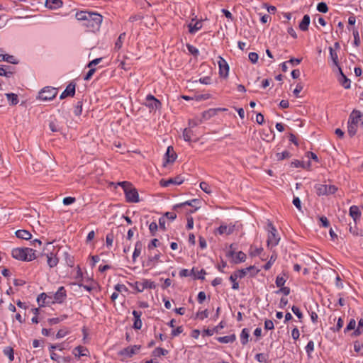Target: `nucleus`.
<instances>
[{
  "label": "nucleus",
  "mask_w": 363,
  "mask_h": 363,
  "mask_svg": "<svg viewBox=\"0 0 363 363\" xmlns=\"http://www.w3.org/2000/svg\"><path fill=\"white\" fill-rule=\"evenodd\" d=\"M75 18L82 23V26L86 28L89 32L96 33L99 30L103 16L95 12L87 10L79 11L75 13Z\"/></svg>",
  "instance_id": "nucleus-1"
},
{
  "label": "nucleus",
  "mask_w": 363,
  "mask_h": 363,
  "mask_svg": "<svg viewBox=\"0 0 363 363\" xmlns=\"http://www.w3.org/2000/svg\"><path fill=\"white\" fill-rule=\"evenodd\" d=\"M12 257L18 260L30 262L36 259L35 250L29 247H17L13 249Z\"/></svg>",
  "instance_id": "nucleus-2"
},
{
  "label": "nucleus",
  "mask_w": 363,
  "mask_h": 363,
  "mask_svg": "<svg viewBox=\"0 0 363 363\" xmlns=\"http://www.w3.org/2000/svg\"><path fill=\"white\" fill-rule=\"evenodd\" d=\"M122 186L126 201L130 203H138L139 201V194L135 188H134L131 183L128 182H122L119 183Z\"/></svg>",
  "instance_id": "nucleus-3"
},
{
  "label": "nucleus",
  "mask_w": 363,
  "mask_h": 363,
  "mask_svg": "<svg viewBox=\"0 0 363 363\" xmlns=\"http://www.w3.org/2000/svg\"><path fill=\"white\" fill-rule=\"evenodd\" d=\"M268 228L269 233L267 243L268 247H273L278 245L280 238L277 234V229L275 228L272 223H269L268 224Z\"/></svg>",
  "instance_id": "nucleus-4"
},
{
  "label": "nucleus",
  "mask_w": 363,
  "mask_h": 363,
  "mask_svg": "<svg viewBox=\"0 0 363 363\" xmlns=\"http://www.w3.org/2000/svg\"><path fill=\"white\" fill-rule=\"evenodd\" d=\"M57 94V89L52 86H46L38 94V99L42 101H50Z\"/></svg>",
  "instance_id": "nucleus-5"
},
{
  "label": "nucleus",
  "mask_w": 363,
  "mask_h": 363,
  "mask_svg": "<svg viewBox=\"0 0 363 363\" xmlns=\"http://www.w3.org/2000/svg\"><path fill=\"white\" fill-rule=\"evenodd\" d=\"M315 189L318 196H323L335 194L337 191V187L335 185L318 184Z\"/></svg>",
  "instance_id": "nucleus-6"
},
{
  "label": "nucleus",
  "mask_w": 363,
  "mask_h": 363,
  "mask_svg": "<svg viewBox=\"0 0 363 363\" xmlns=\"http://www.w3.org/2000/svg\"><path fill=\"white\" fill-rule=\"evenodd\" d=\"M145 106H147L150 111L159 110L162 107V103L156 99L153 95L148 94L146 96Z\"/></svg>",
  "instance_id": "nucleus-7"
},
{
  "label": "nucleus",
  "mask_w": 363,
  "mask_h": 363,
  "mask_svg": "<svg viewBox=\"0 0 363 363\" xmlns=\"http://www.w3.org/2000/svg\"><path fill=\"white\" fill-rule=\"evenodd\" d=\"M140 347V345L129 346L121 350L118 354L125 357L130 358L139 352Z\"/></svg>",
  "instance_id": "nucleus-8"
},
{
  "label": "nucleus",
  "mask_w": 363,
  "mask_h": 363,
  "mask_svg": "<svg viewBox=\"0 0 363 363\" xmlns=\"http://www.w3.org/2000/svg\"><path fill=\"white\" fill-rule=\"evenodd\" d=\"M218 64L219 67V74L220 77L226 78L228 76L229 66L221 56L218 57Z\"/></svg>",
  "instance_id": "nucleus-9"
},
{
  "label": "nucleus",
  "mask_w": 363,
  "mask_h": 363,
  "mask_svg": "<svg viewBox=\"0 0 363 363\" xmlns=\"http://www.w3.org/2000/svg\"><path fill=\"white\" fill-rule=\"evenodd\" d=\"M184 181V177L182 175H178L174 178H169L167 180L162 179L160 184L163 187L169 186L170 184L179 185L182 184Z\"/></svg>",
  "instance_id": "nucleus-10"
},
{
  "label": "nucleus",
  "mask_w": 363,
  "mask_h": 363,
  "mask_svg": "<svg viewBox=\"0 0 363 363\" xmlns=\"http://www.w3.org/2000/svg\"><path fill=\"white\" fill-rule=\"evenodd\" d=\"M52 295L55 303H62L67 298V291L64 286H60Z\"/></svg>",
  "instance_id": "nucleus-11"
},
{
  "label": "nucleus",
  "mask_w": 363,
  "mask_h": 363,
  "mask_svg": "<svg viewBox=\"0 0 363 363\" xmlns=\"http://www.w3.org/2000/svg\"><path fill=\"white\" fill-rule=\"evenodd\" d=\"M75 88L76 84L74 82H70L64 90V91L61 94L60 98V99H64L66 97L71 96L73 97L75 94Z\"/></svg>",
  "instance_id": "nucleus-12"
},
{
  "label": "nucleus",
  "mask_w": 363,
  "mask_h": 363,
  "mask_svg": "<svg viewBox=\"0 0 363 363\" xmlns=\"http://www.w3.org/2000/svg\"><path fill=\"white\" fill-rule=\"evenodd\" d=\"M165 160L163 166L165 167L167 163H173L176 159H177V154L175 151L174 150V148L172 146H169L167 149V152L165 153Z\"/></svg>",
  "instance_id": "nucleus-13"
},
{
  "label": "nucleus",
  "mask_w": 363,
  "mask_h": 363,
  "mask_svg": "<svg viewBox=\"0 0 363 363\" xmlns=\"http://www.w3.org/2000/svg\"><path fill=\"white\" fill-rule=\"evenodd\" d=\"M191 129L192 128H190L189 127L184 129L183 138L186 142H197L199 140V138L194 134V131Z\"/></svg>",
  "instance_id": "nucleus-14"
},
{
  "label": "nucleus",
  "mask_w": 363,
  "mask_h": 363,
  "mask_svg": "<svg viewBox=\"0 0 363 363\" xmlns=\"http://www.w3.org/2000/svg\"><path fill=\"white\" fill-rule=\"evenodd\" d=\"M350 216L352 218L355 224L358 220H360L361 218V211H359V208L357 206L353 205L350 206V211H349Z\"/></svg>",
  "instance_id": "nucleus-15"
},
{
  "label": "nucleus",
  "mask_w": 363,
  "mask_h": 363,
  "mask_svg": "<svg viewBox=\"0 0 363 363\" xmlns=\"http://www.w3.org/2000/svg\"><path fill=\"white\" fill-rule=\"evenodd\" d=\"M160 255L161 253L159 251H157V252L154 254L153 255H149L146 262V266L150 268L155 267L156 266V264L160 260Z\"/></svg>",
  "instance_id": "nucleus-16"
},
{
  "label": "nucleus",
  "mask_w": 363,
  "mask_h": 363,
  "mask_svg": "<svg viewBox=\"0 0 363 363\" xmlns=\"http://www.w3.org/2000/svg\"><path fill=\"white\" fill-rule=\"evenodd\" d=\"M46 255L47 263L50 268H53L57 266L59 259L55 253L50 252L47 254H42V255Z\"/></svg>",
  "instance_id": "nucleus-17"
},
{
  "label": "nucleus",
  "mask_w": 363,
  "mask_h": 363,
  "mask_svg": "<svg viewBox=\"0 0 363 363\" xmlns=\"http://www.w3.org/2000/svg\"><path fill=\"white\" fill-rule=\"evenodd\" d=\"M133 315L134 316L133 328L136 330H140L142 328V320L140 319L142 312L140 311L134 310Z\"/></svg>",
  "instance_id": "nucleus-18"
},
{
  "label": "nucleus",
  "mask_w": 363,
  "mask_h": 363,
  "mask_svg": "<svg viewBox=\"0 0 363 363\" xmlns=\"http://www.w3.org/2000/svg\"><path fill=\"white\" fill-rule=\"evenodd\" d=\"M73 354L78 357L89 355V350L84 346H77L73 350Z\"/></svg>",
  "instance_id": "nucleus-19"
},
{
  "label": "nucleus",
  "mask_w": 363,
  "mask_h": 363,
  "mask_svg": "<svg viewBox=\"0 0 363 363\" xmlns=\"http://www.w3.org/2000/svg\"><path fill=\"white\" fill-rule=\"evenodd\" d=\"M362 116V113L359 111L354 110L350 115L348 122L357 125Z\"/></svg>",
  "instance_id": "nucleus-20"
},
{
  "label": "nucleus",
  "mask_w": 363,
  "mask_h": 363,
  "mask_svg": "<svg viewBox=\"0 0 363 363\" xmlns=\"http://www.w3.org/2000/svg\"><path fill=\"white\" fill-rule=\"evenodd\" d=\"M45 6L50 9H57L62 6V0H46Z\"/></svg>",
  "instance_id": "nucleus-21"
},
{
  "label": "nucleus",
  "mask_w": 363,
  "mask_h": 363,
  "mask_svg": "<svg viewBox=\"0 0 363 363\" xmlns=\"http://www.w3.org/2000/svg\"><path fill=\"white\" fill-rule=\"evenodd\" d=\"M6 61L11 64H16L17 61L13 55L4 54L3 50L0 49V62Z\"/></svg>",
  "instance_id": "nucleus-22"
},
{
  "label": "nucleus",
  "mask_w": 363,
  "mask_h": 363,
  "mask_svg": "<svg viewBox=\"0 0 363 363\" xmlns=\"http://www.w3.org/2000/svg\"><path fill=\"white\" fill-rule=\"evenodd\" d=\"M310 24V16L308 14L303 16L302 21L299 23V29L302 31H306L308 30Z\"/></svg>",
  "instance_id": "nucleus-23"
},
{
  "label": "nucleus",
  "mask_w": 363,
  "mask_h": 363,
  "mask_svg": "<svg viewBox=\"0 0 363 363\" xmlns=\"http://www.w3.org/2000/svg\"><path fill=\"white\" fill-rule=\"evenodd\" d=\"M16 235L18 238L23 240H30L32 237L31 233L26 230H18L16 232Z\"/></svg>",
  "instance_id": "nucleus-24"
},
{
  "label": "nucleus",
  "mask_w": 363,
  "mask_h": 363,
  "mask_svg": "<svg viewBox=\"0 0 363 363\" xmlns=\"http://www.w3.org/2000/svg\"><path fill=\"white\" fill-rule=\"evenodd\" d=\"M216 339L220 343H232L235 341L236 336L235 334H232L230 335L218 337Z\"/></svg>",
  "instance_id": "nucleus-25"
},
{
  "label": "nucleus",
  "mask_w": 363,
  "mask_h": 363,
  "mask_svg": "<svg viewBox=\"0 0 363 363\" xmlns=\"http://www.w3.org/2000/svg\"><path fill=\"white\" fill-rule=\"evenodd\" d=\"M125 36H126V33L125 32L120 34L119 37L118 38L117 40L115 43V45H114L115 50L118 51L122 48L123 41L125 38Z\"/></svg>",
  "instance_id": "nucleus-26"
},
{
  "label": "nucleus",
  "mask_w": 363,
  "mask_h": 363,
  "mask_svg": "<svg viewBox=\"0 0 363 363\" xmlns=\"http://www.w3.org/2000/svg\"><path fill=\"white\" fill-rule=\"evenodd\" d=\"M216 115V111L214 108H209L202 113L201 118L203 121L209 120L211 118Z\"/></svg>",
  "instance_id": "nucleus-27"
},
{
  "label": "nucleus",
  "mask_w": 363,
  "mask_h": 363,
  "mask_svg": "<svg viewBox=\"0 0 363 363\" xmlns=\"http://www.w3.org/2000/svg\"><path fill=\"white\" fill-rule=\"evenodd\" d=\"M142 248H143L142 242L140 241L136 242V243L135 245V250H134V252L133 254V259L134 262L135 261L136 258L140 255Z\"/></svg>",
  "instance_id": "nucleus-28"
},
{
  "label": "nucleus",
  "mask_w": 363,
  "mask_h": 363,
  "mask_svg": "<svg viewBox=\"0 0 363 363\" xmlns=\"http://www.w3.org/2000/svg\"><path fill=\"white\" fill-rule=\"evenodd\" d=\"M188 27L189 33L193 34L202 28V23L201 21H197L194 25L191 23H189Z\"/></svg>",
  "instance_id": "nucleus-29"
},
{
  "label": "nucleus",
  "mask_w": 363,
  "mask_h": 363,
  "mask_svg": "<svg viewBox=\"0 0 363 363\" xmlns=\"http://www.w3.org/2000/svg\"><path fill=\"white\" fill-rule=\"evenodd\" d=\"M339 71L342 77V79L340 81L341 85L345 89H350V82H351L350 80L348 78H347V77L343 74L342 69L340 67H339Z\"/></svg>",
  "instance_id": "nucleus-30"
},
{
  "label": "nucleus",
  "mask_w": 363,
  "mask_h": 363,
  "mask_svg": "<svg viewBox=\"0 0 363 363\" xmlns=\"http://www.w3.org/2000/svg\"><path fill=\"white\" fill-rule=\"evenodd\" d=\"M249 330L247 328H243L240 334V341L242 345H245L249 341Z\"/></svg>",
  "instance_id": "nucleus-31"
},
{
  "label": "nucleus",
  "mask_w": 363,
  "mask_h": 363,
  "mask_svg": "<svg viewBox=\"0 0 363 363\" xmlns=\"http://www.w3.org/2000/svg\"><path fill=\"white\" fill-rule=\"evenodd\" d=\"M291 167H295V168L302 167L303 169H305V168L309 169L310 167H311V162L308 161V163H307V167H306V165H305L303 162L299 161L298 160H294V161H292L291 162Z\"/></svg>",
  "instance_id": "nucleus-32"
},
{
  "label": "nucleus",
  "mask_w": 363,
  "mask_h": 363,
  "mask_svg": "<svg viewBox=\"0 0 363 363\" xmlns=\"http://www.w3.org/2000/svg\"><path fill=\"white\" fill-rule=\"evenodd\" d=\"M235 254H236L235 257L233 259V262L235 264H239L241 262H244L246 260L247 256L243 252L239 251L238 252H237Z\"/></svg>",
  "instance_id": "nucleus-33"
},
{
  "label": "nucleus",
  "mask_w": 363,
  "mask_h": 363,
  "mask_svg": "<svg viewBox=\"0 0 363 363\" xmlns=\"http://www.w3.org/2000/svg\"><path fill=\"white\" fill-rule=\"evenodd\" d=\"M199 201L198 199H192L191 201H187L184 203H178L174 206V209H177L179 208L183 207L184 206H195V203H199Z\"/></svg>",
  "instance_id": "nucleus-34"
},
{
  "label": "nucleus",
  "mask_w": 363,
  "mask_h": 363,
  "mask_svg": "<svg viewBox=\"0 0 363 363\" xmlns=\"http://www.w3.org/2000/svg\"><path fill=\"white\" fill-rule=\"evenodd\" d=\"M329 51H330V56L331 60L333 62V64L335 66L338 67V68L340 67L339 66L338 56H337L336 51L332 47L329 48Z\"/></svg>",
  "instance_id": "nucleus-35"
},
{
  "label": "nucleus",
  "mask_w": 363,
  "mask_h": 363,
  "mask_svg": "<svg viewBox=\"0 0 363 363\" xmlns=\"http://www.w3.org/2000/svg\"><path fill=\"white\" fill-rule=\"evenodd\" d=\"M4 354L9 357V361L12 362L14 359V351L11 347H6L3 350Z\"/></svg>",
  "instance_id": "nucleus-36"
},
{
  "label": "nucleus",
  "mask_w": 363,
  "mask_h": 363,
  "mask_svg": "<svg viewBox=\"0 0 363 363\" xmlns=\"http://www.w3.org/2000/svg\"><path fill=\"white\" fill-rule=\"evenodd\" d=\"M9 68H10L9 66L0 65V76L10 77L13 74V72L8 70Z\"/></svg>",
  "instance_id": "nucleus-37"
},
{
  "label": "nucleus",
  "mask_w": 363,
  "mask_h": 363,
  "mask_svg": "<svg viewBox=\"0 0 363 363\" xmlns=\"http://www.w3.org/2000/svg\"><path fill=\"white\" fill-rule=\"evenodd\" d=\"M363 333V319H360L358 322L357 328L354 330L352 335L354 337L359 336Z\"/></svg>",
  "instance_id": "nucleus-38"
},
{
  "label": "nucleus",
  "mask_w": 363,
  "mask_h": 363,
  "mask_svg": "<svg viewBox=\"0 0 363 363\" xmlns=\"http://www.w3.org/2000/svg\"><path fill=\"white\" fill-rule=\"evenodd\" d=\"M7 100L10 102L11 105H16L18 103V98L16 94L9 93L6 94Z\"/></svg>",
  "instance_id": "nucleus-39"
},
{
  "label": "nucleus",
  "mask_w": 363,
  "mask_h": 363,
  "mask_svg": "<svg viewBox=\"0 0 363 363\" xmlns=\"http://www.w3.org/2000/svg\"><path fill=\"white\" fill-rule=\"evenodd\" d=\"M348 123V125H347V133H348V135L352 138L357 133V125L356 124H354V123H351L350 122L347 123Z\"/></svg>",
  "instance_id": "nucleus-40"
},
{
  "label": "nucleus",
  "mask_w": 363,
  "mask_h": 363,
  "mask_svg": "<svg viewBox=\"0 0 363 363\" xmlns=\"http://www.w3.org/2000/svg\"><path fill=\"white\" fill-rule=\"evenodd\" d=\"M168 350L162 347H157L152 352V355L155 357L165 356L168 354Z\"/></svg>",
  "instance_id": "nucleus-41"
},
{
  "label": "nucleus",
  "mask_w": 363,
  "mask_h": 363,
  "mask_svg": "<svg viewBox=\"0 0 363 363\" xmlns=\"http://www.w3.org/2000/svg\"><path fill=\"white\" fill-rule=\"evenodd\" d=\"M291 154L287 150H285L282 152H278L276 154V157L278 161L288 159V158L291 157Z\"/></svg>",
  "instance_id": "nucleus-42"
},
{
  "label": "nucleus",
  "mask_w": 363,
  "mask_h": 363,
  "mask_svg": "<svg viewBox=\"0 0 363 363\" xmlns=\"http://www.w3.org/2000/svg\"><path fill=\"white\" fill-rule=\"evenodd\" d=\"M255 269L254 266H250L245 269H241L236 270V272H237V274H238L239 279H242L247 275V272H249L252 269Z\"/></svg>",
  "instance_id": "nucleus-43"
},
{
  "label": "nucleus",
  "mask_w": 363,
  "mask_h": 363,
  "mask_svg": "<svg viewBox=\"0 0 363 363\" xmlns=\"http://www.w3.org/2000/svg\"><path fill=\"white\" fill-rule=\"evenodd\" d=\"M218 232L220 235H223V234L230 235L232 233L233 230L231 228L228 227L227 225H220L218 228Z\"/></svg>",
  "instance_id": "nucleus-44"
},
{
  "label": "nucleus",
  "mask_w": 363,
  "mask_h": 363,
  "mask_svg": "<svg viewBox=\"0 0 363 363\" xmlns=\"http://www.w3.org/2000/svg\"><path fill=\"white\" fill-rule=\"evenodd\" d=\"M352 34L354 37V45L355 47H359L361 41L359 38V31L356 28L352 29Z\"/></svg>",
  "instance_id": "nucleus-45"
},
{
  "label": "nucleus",
  "mask_w": 363,
  "mask_h": 363,
  "mask_svg": "<svg viewBox=\"0 0 363 363\" xmlns=\"http://www.w3.org/2000/svg\"><path fill=\"white\" fill-rule=\"evenodd\" d=\"M255 359L259 363H267L268 354L264 353H258L255 355Z\"/></svg>",
  "instance_id": "nucleus-46"
},
{
  "label": "nucleus",
  "mask_w": 363,
  "mask_h": 363,
  "mask_svg": "<svg viewBox=\"0 0 363 363\" xmlns=\"http://www.w3.org/2000/svg\"><path fill=\"white\" fill-rule=\"evenodd\" d=\"M48 294L45 293H41L37 298V301L40 306L47 304Z\"/></svg>",
  "instance_id": "nucleus-47"
},
{
  "label": "nucleus",
  "mask_w": 363,
  "mask_h": 363,
  "mask_svg": "<svg viewBox=\"0 0 363 363\" xmlns=\"http://www.w3.org/2000/svg\"><path fill=\"white\" fill-rule=\"evenodd\" d=\"M203 122V121L201 118H196L194 119H190V120H189V128H193L199 125V124H201Z\"/></svg>",
  "instance_id": "nucleus-48"
},
{
  "label": "nucleus",
  "mask_w": 363,
  "mask_h": 363,
  "mask_svg": "<svg viewBox=\"0 0 363 363\" xmlns=\"http://www.w3.org/2000/svg\"><path fill=\"white\" fill-rule=\"evenodd\" d=\"M350 225V232L351 233H352L354 235H359V236H362L363 237V230H360L359 231L358 228H357L356 226V224L354 223V225L352 226L351 224L349 225Z\"/></svg>",
  "instance_id": "nucleus-49"
},
{
  "label": "nucleus",
  "mask_w": 363,
  "mask_h": 363,
  "mask_svg": "<svg viewBox=\"0 0 363 363\" xmlns=\"http://www.w3.org/2000/svg\"><path fill=\"white\" fill-rule=\"evenodd\" d=\"M200 188L208 194H211L212 193L210 185L206 182H201L200 183Z\"/></svg>",
  "instance_id": "nucleus-50"
},
{
  "label": "nucleus",
  "mask_w": 363,
  "mask_h": 363,
  "mask_svg": "<svg viewBox=\"0 0 363 363\" xmlns=\"http://www.w3.org/2000/svg\"><path fill=\"white\" fill-rule=\"evenodd\" d=\"M82 113V101H77V103L76 104L75 106H74V113L75 114V116H80Z\"/></svg>",
  "instance_id": "nucleus-51"
},
{
  "label": "nucleus",
  "mask_w": 363,
  "mask_h": 363,
  "mask_svg": "<svg viewBox=\"0 0 363 363\" xmlns=\"http://www.w3.org/2000/svg\"><path fill=\"white\" fill-rule=\"evenodd\" d=\"M158 230V225L155 221L152 222L149 225V230L152 236H155Z\"/></svg>",
  "instance_id": "nucleus-52"
},
{
  "label": "nucleus",
  "mask_w": 363,
  "mask_h": 363,
  "mask_svg": "<svg viewBox=\"0 0 363 363\" xmlns=\"http://www.w3.org/2000/svg\"><path fill=\"white\" fill-rule=\"evenodd\" d=\"M317 10L320 13H327L328 11V5L325 2H320L317 5Z\"/></svg>",
  "instance_id": "nucleus-53"
},
{
  "label": "nucleus",
  "mask_w": 363,
  "mask_h": 363,
  "mask_svg": "<svg viewBox=\"0 0 363 363\" xmlns=\"http://www.w3.org/2000/svg\"><path fill=\"white\" fill-rule=\"evenodd\" d=\"M130 286L135 289L138 292H143L144 291V286H143V282L135 281L133 284H130Z\"/></svg>",
  "instance_id": "nucleus-54"
},
{
  "label": "nucleus",
  "mask_w": 363,
  "mask_h": 363,
  "mask_svg": "<svg viewBox=\"0 0 363 363\" xmlns=\"http://www.w3.org/2000/svg\"><path fill=\"white\" fill-rule=\"evenodd\" d=\"M194 274V268H193L191 271H189L186 269H183L179 272L180 277H186L190 275Z\"/></svg>",
  "instance_id": "nucleus-55"
},
{
  "label": "nucleus",
  "mask_w": 363,
  "mask_h": 363,
  "mask_svg": "<svg viewBox=\"0 0 363 363\" xmlns=\"http://www.w3.org/2000/svg\"><path fill=\"white\" fill-rule=\"evenodd\" d=\"M277 259L276 255H272L269 259V260L264 265L263 268L265 270H268L271 268L272 264L275 262Z\"/></svg>",
  "instance_id": "nucleus-56"
},
{
  "label": "nucleus",
  "mask_w": 363,
  "mask_h": 363,
  "mask_svg": "<svg viewBox=\"0 0 363 363\" xmlns=\"http://www.w3.org/2000/svg\"><path fill=\"white\" fill-rule=\"evenodd\" d=\"M314 350V342L313 340H310L306 346V352L308 357H311V354Z\"/></svg>",
  "instance_id": "nucleus-57"
},
{
  "label": "nucleus",
  "mask_w": 363,
  "mask_h": 363,
  "mask_svg": "<svg viewBox=\"0 0 363 363\" xmlns=\"http://www.w3.org/2000/svg\"><path fill=\"white\" fill-rule=\"evenodd\" d=\"M356 326V321L354 319L352 318L348 323L347 327L345 328L344 332L347 333L350 330H354Z\"/></svg>",
  "instance_id": "nucleus-58"
},
{
  "label": "nucleus",
  "mask_w": 363,
  "mask_h": 363,
  "mask_svg": "<svg viewBox=\"0 0 363 363\" xmlns=\"http://www.w3.org/2000/svg\"><path fill=\"white\" fill-rule=\"evenodd\" d=\"M286 282V279L280 275H278L276 278L275 284L277 287H281L284 285Z\"/></svg>",
  "instance_id": "nucleus-59"
},
{
  "label": "nucleus",
  "mask_w": 363,
  "mask_h": 363,
  "mask_svg": "<svg viewBox=\"0 0 363 363\" xmlns=\"http://www.w3.org/2000/svg\"><path fill=\"white\" fill-rule=\"evenodd\" d=\"M114 236L113 233H108L106 236V243L108 247H110L113 245Z\"/></svg>",
  "instance_id": "nucleus-60"
},
{
  "label": "nucleus",
  "mask_w": 363,
  "mask_h": 363,
  "mask_svg": "<svg viewBox=\"0 0 363 363\" xmlns=\"http://www.w3.org/2000/svg\"><path fill=\"white\" fill-rule=\"evenodd\" d=\"M208 311L207 309L201 311H198L196 313V317L201 320H203L208 317Z\"/></svg>",
  "instance_id": "nucleus-61"
},
{
  "label": "nucleus",
  "mask_w": 363,
  "mask_h": 363,
  "mask_svg": "<svg viewBox=\"0 0 363 363\" xmlns=\"http://www.w3.org/2000/svg\"><path fill=\"white\" fill-rule=\"evenodd\" d=\"M186 47H187L189 52L191 54H192L193 55L197 56L199 55V50L196 47H194L190 44H187Z\"/></svg>",
  "instance_id": "nucleus-62"
},
{
  "label": "nucleus",
  "mask_w": 363,
  "mask_h": 363,
  "mask_svg": "<svg viewBox=\"0 0 363 363\" xmlns=\"http://www.w3.org/2000/svg\"><path fill=\"white\" fill-rule=\"evenodd\" d=\"M69 331L67 328L60 329L57 331V333L56 334V338H57V339L62 338V337H65V335H67L69 333Z\"/></svg>",
  "instance_id": "nucleus-63"
},
{
  "label": "nucleus",
  "mask_w": 363,
  "mask_h": 363,
  "mask_svg": "<svg viewBox=\"0 0 363 363\" xmlns=\"http://www.w3.org/2000/svg\"><path fill=\"white\" fill-rule=\"evenodd\" d=\"M159 244V240L157 238H154L151 240V242L147 245V249L149 251H151L155 247L157 246Z\"/></svg>",
  "instance_id": "nucleus-64"
}]
</instances>
